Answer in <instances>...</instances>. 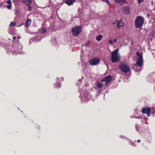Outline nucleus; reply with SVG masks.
<instances>
[{
	"label": "nucleus",
	"mask_w": 155,
	"mask_h": 155,
	"mask_svg": "<svg viewBox=\"0 0 155 155\" xmlns=\"http://www.w3.org/2000/svg\"><path fill=\"white\" fill-rule=\"evenodd\" d=\"M108 42H109V43L110 44H113V41H112V40H109V41H108Z\"/></svg>",
	"instance_id": "c756f323"
},
{
	"label": "nucleus",
	"mask_w": 155,
	"mask_h": 155,
	"mask_svg": "<svg viewBox=\"0 0 155 155\" xmlns=\"http://www.w3.org/2000/svg\"><path fill=\"white\" fill-rule=\"evenodd\" d=\"M144 23V19L141 16H138L135 21V27L137 28H141Z\"/></svg>",
	"instance_id": "f257e3e1"
},
{
	"label": "nucleus",
	"mask_w": 155,
	"mask_h": 155,
	"mask_svg": "<svg viewBox=\"0 0 155 155\" xmlns=\"http://www.w3.org/2000/svg\"><path fill=\"white\" fill-rule=\"evenodd\" d=\"M7 2L8 5H12V2L11 0H9L7 1Z\"/></svg>",
	"instance_id": "bb28decb"
},
{
	"label": "nucleus",
	"mask_w": 155,
	"mask_h": 155,
	"mask_svg": "<svg viewBox=\"0 0 155 155\" xmlns=\"http://www.w3.org/2000/svg\"><path fill=\"white\" fill-rule=\"evenodd\" d=\"M41 32L42 33H44L46 32V31L45 28H43Z\"/></svg>",
	"instance_id": "393cba45"
},
{
	"label": "nucleus",
	"mask_w": 155,
	"mask_h": 155,
	"mask_svg": "<svg viewBox=\"0 0 155 155\" xmlns=\"http://www.w3.org/2000/svg\"><path fill=\"white\" fill-rule=\"evenodd\" d=\"M136 118H137V119H141V117H136Z\"/></svg>",
	"instance_id": "2f4dec72"
},
{
	"label": "nucleus",
	"mask_w": 155,
	"mask_h": 155,
	"mask_svg": "<svg viewBox=\"0 0 155 155\" xmlns=\"http://www.w3.org/2000/svg\"><path fill=\"white\" fill-rule=\"evenodd\" d=\"M32 3V1L31 2H28L27 3H26L25 5L28 7H29L31 6V4Z\"/></svg>",
	"instance_id": "4be33fe9"
},
{
	"label": "nucleus",
	"mask_w": 155,
	"mask_h": 155,
	"mask_svg": "<svg viewBox=\"0 0 155 155\" xmlns=\"http://www.w3.org/2000/svg\"><path fill=\"white\" fill-rule=\"evenodd\" d=\"M40 35V34H39L36 35L35 37L34 38L35 40L37 41H40L41 39Z\"/></svg>",
	"instance_id": "4468645a"
},
{
	"label": "nucleus",
	"mask_w": 155,
	"mask_h": 155,
	"mask_svg": "<svg viewBox=\"0 0 155 155\" xmlns=\"http://www.w3.org/2000/svg\"><path fill=\"white\" fill-rule=\"evenodd\" d=\"M119 48L115 49L111 53V61L113 63H116L119 61L120 56L117 54Z\"/></svg>",
	"instance_id": "f03ea898"
},
{
	"label": "nucleus",
	"mask_w": 155,
	"mask_h": 155,
	"mask_svg": "<svg viewBox=\"0 0 155 155\" xmlns=\"http://www.w3.org/2000/svg\"><path fill=\"white\" fill-rule=\"evenodd\" d=\"M17 39H18V40L15 41V43H17V44H18V47L19 49H22V46L19 43V41L18 40L20 39V38H21L19 36H18L17 37Z\"/></svg>",
	"instance_id": "9d476101"
},
{
	"label": "nucleus",
	"mask_w": 155,
	"mask_h": 155,
	"mask_svg": "<svg viewBox=\"0 0 155 155\" xmlns=\"http://www.w3.org/2000/svg\"><path fill=\"white\" fill-rule=\"evenodd\" d=\"M151 108L147 107V108L144 107L142 109L141 112L142 114H147V116L149 117L150 115Z\"/></svg>",
	"instance_id": "6e6552de"
},
{
	"label": "nucleus",
	"mask_w": 155,
	"mask_h": 155,
	"mask_svg": "<svg viewBox=\"0 0 155 155\" xmlns=\"http://www.w3.org/2000/svg\"><path fill=\"white\" fill-rule=\"evenodd\" d=\"M82 28L81 26H77L73 27L71 29L72 35L75 37L78 36L81 32Z\"/></svg>",
	"instance_id": "7ed1b4c3"
},
{
	"label": "nucleus",
	"mask_w": 155,
	"mask_h": 155,
	"mask_svg": "<svg viewBox=\"0 0 155 155\" xmlns=\"http://www.w3.org/2000/svg\"><path fill=\"white\" fill-rule=\"evenodd\" d=\"M112 79V77L111 76L110 74L106 77L102 79L101 81V82H105V85H107L111 81Z\"/></svg>",
	"instance_id": "0eeeda50"
},
{
	"label": "nucleus",
	"mask_w": 155,
	"mask_h": 155,
	"mask_svg": "<svg viewBox=\"0 0 155 155\" xmlns=\"http://www.w3.org/2000/svg\"><path fill=\"white\" fill-rule=\"evenodd\" d=\"M101 0L104 2H105L107 3L108 4V5H110V3L109 1L108 0Z\"/></svg>",
	"instance_id": "5701e85b"
},
{
	"label": "nucleus",
	"mask_w": 155,
	"mask_h": 155,
	"mask_svg": "<svg viewBox=\"0 0 155 155\" xmlns=\"http://www.w3.org/2000/svg\"><path fill=\"white\" fill-rule=\"evenodd\" d=\"M57 79L58 80V78H57Z\"/></svg>",
	"instance_id": "e433bc0d"
},
{
	"label": "nucleus",
	"mask_w": 155,
	"mask_h": 155,
	"mask_svg": "<svg viewBox=\"0 0 155 155\" xmlns=\"http://www.w3.org/2000/svg\"><path fill=\"white\" fill-rule=\"evenodd\" d=\"M103 86V84L101 82L98 83L97 84V86L99 88H101Z\"/></svg>",
	"instance_id": "a211bd4d"
},
{
	"label": "nucleus",
	"mask_w": 155,
	"mask_h": 155,
	"mask_svg": "<svg viewBox=\"0 0 155 155\" xmlns=\"http://www.w3.org/2000/svg\"><path fill=\"white\" fill-rule=\"evenodd\" d=\"M103 38V36L101 35H99L96 38V39L98 41H101Z\"/></svg>",
	"instance_id": "dca6fc26"
},
{
	"label": "nucleus",
	"mask_w": 155,
	"mask_h": 155,
	"mask_svg": "<svg viewBox=\"0 0 155 155\" xmlns=\"http://www.w3.org/2000/svg\"><path fill=\"white\" fill-rule=\"evenodd\" d=\"M31 1H32L31 0H22V2L23 3H25V4L26 3L31 2Z\"/></svg>",
	"instance_id": "6ab92c4d"
},
{
	"label": "nucleus",
	"mask_w": 155,
	"mask_h": 155,
	"mask_svg": "<svg viewBox=\"0 0 155 155\" xmlns=\"http://www.w3.org/2000/svg\"><path fill=\"white\" fill-rule=\"evenodd\" d=\"M135 127L136 130L138 131H139L140 127L137 124H135Z\"/></svg>",
	"instance_id": "aec40b11"
},
{
	"label": "nucleus",
	"mask_w": 155,
	"mask_h": 155,
	"mask_svg": "<svg viewBox=\"0 0 155 155\" xmlns=\"http://www.w3.org/2000/svg\"><path fill=\"white\" fill-rule=\"evenodd\" d=\"M16 37H15V36H14V37L13 38V40H15V39H16Z\"/></svg>",
	"instance_id": "7c9ffc66"
},
{
	"label": "nucleus",
	"mask_w": 155,
	"mask_h": 155,
	"mask_svg": "<svg viewBox=\"0 0 155 155\" xmlns=\"http://www.w3.org/2000/svg\"><path fill=\"white\" fill-rule=\"evenodd\" d=\"M75 2V0H66L65 1V3L69 6H70L73 5V3Z\"/></svg>",
	"instance_id": "f8f14e48"
},
{
	"label": "nucleus",
	"mask_w": 155,
	"mask_h": 155,
	"mask_svg": "<svg viewBox=\"0 0 155 155\" xmlns=\"http://www.w3.org/2000/svg\"><path fill=\"white\" fill-rule=\"evenodd\" d=\"M141 141V140H137V142H138V143H140V142Z\"/></svg>",
	"instance_id": "72a5a7b5"
},
{
	"label": "nucleus",
	"mask_w": 155,
	"mask_h": 155,
	"mask_svg": "<svg viewBox=\"0 0 155 155\" xmlns=\"http://www.w3.org/2000/svg\"><path fill=\"white\" fill-rule=\"evenodd\" d=\"M12 5H8L7 6V7L8 9H11L12 8Z\"/></svg>",
	"instance_id": "a878e982"
},
{
	"label": "nucleus",
	"mask_w": 155,
	"mask_h": 155,
	"mask_svg": "<svg viewBox=\"0 0 155 155\" xmlns=\"http://www.w3.org/2000/svg\"><path fill=\"white\" fill-rule=\"evenodd\" d=\"M119 68L121 71L124 73H127L130 71V68L127 64L125 63H122L119 65Z\"/></svg>",
	"instance_id": "39448f33"
},
{
	"label": "nucleus",
	"mask_w": 155,
	"mask_h": 155,
	"mask_svg": "<svg viewBox=\"0 0 155 155\" xmlns=\"http://www.w3.org/2000/svg\"><path fill=\"white\" fill-rule=\"evenodd\" d=\"M31 19H28L27 20L26 24L25 25V27H28L30 25L31 23Z\"/></svg>",
	"instance_id": "ddd939ff"
},
{
	"label": "nucleus",
	"mask_w": 155,
	"mask_h": 155,
	"mask_svg": "<svg viewBox=\"0 0 155 155\" xmlns=\"http://www.w3.org/2000/svg\"><path fill=\"white\" fill-rule=\"evenodd\" d=\"M138 1V4H140V3L143 2V0H137Z\"/></svg>",
	"instance_id": "cd10ccee"
},
{
	"label": "nucleus",
	"mask_w": 155,
	"mask_h": 155,
	"mask_svg": "<svg viewBox=\"0 0 155 155\" xmlns=\"http://www.w3.org/2000/svg\"><path fill=\"white\" fill-rule=\"evenodd\" d=\"M141 70L142 68H141L140 67L139 68H137L136 69H135V71L136 72H139Z\"/></svg>",
	"instance_id": "412c9836"
},
{
	"label": "nucleus",
	"mask_w": 155,
	"mask_h": 155,
	"mask_svg": "<svg viewBox=\"0 0 155 155\" xmlns=\"http://www.w3.org/2000/svg\"><path fill=\"white\" fill-rule=\"evenodd\" d=\"M117 41V39L116 38V39H114V42H115Z\"/></svg>",
	"instance_id": "473e14b6"
},
{
	"label": "nucleus",
	"mask_w": 155,
	"mask_h": 155,
	"mask_svg": "<svg viewBox=\"0 0 155 155\" xmlns=\"http://www.w3.org/2000/svg\"><path fill=\"white\" fill-rule=\"evenodd\" d=\"M12 42H14V40H13V41H12Z\"/></svg>",
	"instance_id": "c9c22d12"
},
{
	"label": "nucleus",
	"mask_w": 155,
	"mask_h": 155,
	"mask_svg": "<svg viewBox=\"0 0 155 155\" xmlns=\"http://www.w3.org/2000/svg\"><path fill=\"white\" fill-rule=\"evenodd\" d=\"M32 7L31 6L28 7V11L29 12H31L32 11Z\"/></svg>",
	"instance_id": "c85d7f7f"
},
{
	"label": "nucleus",
	"mask_w": 155,
	"mask_h": 155,
	"mask_svg": "<svg viewBox=\"0 0 155 155\" xmlns=\"http://www.w3.org/2000/svg\"><path fill=\"white\" fill-rule=\"evenodd\" d=\"M136 54L138 56V58L137 60L136 63L135 65L136 66V65H137V66L141 68L143 65V55L140 52L138 51L137 52Z\"/></svg>",
	"instance_id": "20e7f679"
},
{
	"label": "nucleus",
	"mask_w": 155,
	"mask_h": 155,
	"mask_svg": "<svg viewBox=\"0 0 155 155\" xmlns=\"http://www.w3.org/2000/svg\"><path fill=\"white\" fill-rule=\"evenodd\" d=\"M115 2L117 3H119L120 2H123L124 3L127 4L128 2H127V0H114Z\"/></svg>",
	"instance_id": "2eb2a0df"
},
{
	"label": "nucleus",
	"mask_w": 155,
	"mask_h": 155,
	"mask_svg": "<svg viewBox=\"0 0 155 155\" xmlns=\"http://www.w3.org/2000/svg\"><path fill=\"white\" fill-rule=\"evenodd\" d=\"M147 17L148 18H149V16H150V15L149 14H147Z\"/></svg>",
	"instance_id": "f704fd0d"
},
{
	"label": "nucleus",
	"mask_w": 155,
	"mask_h": 155,
	"mask_svg": "<svg viewBox=\"0 0 155 155\" xmlns=\"http://www.w3.org/2000/svg\"><path fill=\"white\" fill-rule=\"evenodd\" d=\"M100 60L99 58H93L90 60L89 63L92 65H97L100 62Z\"/></svg>",
	"instance_id": "423d86ee"
},
{
	"label": "nucleus",
	"mask_w": 155,
	"mask_h": 155,
	"mask_svg": "<svg viewBox=\"0 0 155 155\" xmlns=\"http://www.w3.org/2000/svg\"><path fill=\"white\" fill-rule=\"evenodd\" d=\"M117 27L119 29L124 26V24L122 22V20L117 21Z\"/></svg>",
	"instance_id": "9b49d317"
},
{
	"label": "nucleus",
	"mask_w": 155,
	"mask_h": 155,
	"mask_svg": "<svg viewBox=\"0 0 155 155\" xmlns=\"http://www.w3.org/2000/svg\"><path fill=\"white\" fill-rule=\"evenodd\" d=\"M55 87L56 88H59L61 87V84L59 83H57L55 84Z\"/></svg>",
	"instance_id": "f3484780"
},
{
	"label": "nucleus",
	"mask_w": 155,
	"mask_h": 155,
	"mask_svg": "<svg viewBox=\"0 0 155 155\" xmlns=\"http://www.w3.org/2000/svg\"><path fill=\"white\" fill-rule=\"evenodd\" d=\"M16 25V23L15 22H11L10 23V26H15Z\"/></svg>",
	"instance_id": "b1692460"
},
{
	"label": "nucleus",
	"mask_w": 155,
	"mask_h": 155,
	"mask_svg": "<svg viewBox=\"0 0 155 155\" xmlns=\"http://www.w3.org/2000/svg\"><path fill=\"white\" fill-rule=\"evenodd\" d=\"M130 8L129 6H124L123 8V12L124 14L129 15L130 13Z\"/></svg>",
	"instance_id": "1a4fd4ad"
}]
</instances>
